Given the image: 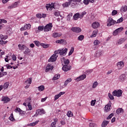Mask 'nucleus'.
<instances>
[{
    "instance_id": "obj_1",
    "label": "nucleus",
    "mask_w": 127,
    "mask_h": 127,
    "mask_svg": "<svg viewBox=\"0 0 127 127\" xmlns=\"http://www.w3.org/2000/svg\"><path fill=\"white\" fill-rule=\"evenodd\" d=\"M68 51V49L67 48H63L62 49H59L57 51H55V54H60V55H66L67 54V52Z\"/></svg>"
},
{
    "instance_id": "obj_2",
    "label": "nucleus",
    "mask_w": 127,
    "mask_h": 127,
    "mask_svg": "<svg viewBox=\"0 0 127 127\" xmlns=\"http://www.w3.org/2000/svg\"><path fill=\"white\" fill-rule=\"evenodd\" d=\"M53 27L52 23H49L47 24L45 27H44V32H48V31H51V29Z\"/></svg>"
},
{
    "instance_id": "obj_3",
    "label": "nucleus",
    "mask_w": 127,
    "mask_h": 127,
    "mask_svg": "<svg viewBox=\"0 0 127 127\" xmlns=\"http://www.w3.org/2000/svg\"><path fill=\"white\" fill-rule=\"evenodd\" d=\"M113 96H116V97H122V95H123V91L122 90H114L113 92Z\"/></svg>"
},
{
    "instance_id": "obj_4",
    "label": "nucleus",
    "mask_w": 127,
    "mask_h": 127,
    "mask_svg": "<svg viewBox=\"0 0 127 127\" xmlns=\"http://www.w3.org/2000/svg\"><path fill=\"white\" fill-rule=\"evenodd\" d=\"M107 26H111V25H114V24H115L117 21L113 19V18L109 17L107 20Z\"/></svg>"
},
{
    "instance_id": "obj_5",
    "label": "nucleus",
    "mask_w": 127,
    "mask_h": 127,
    "mask_svg": "<svg viewBox=\"0 0 127 127\" xmlns=\"http://www.w3.org/2000/svg\"><path fill=\"white\" fill-rule=\"evenodd\" d=\"M45 110L43 109H39L36 110V114H35V117H37V116H42V115H45Z\"/></svg>"
},
{
    "instance_id": "obj_6",
    "label": "nucleus",
    "mask_w": 127,
    "mask_h": 127,
    "mask_svg": "<svg viewBox=\"0 0 127 127\" xmlns=\"http://www.w3.org/2000/svg\"><path fill=\"white\" fill-rule=\"evenodd\" d=\"M56 54H53L49 59L48 62H55V61H56L57 60V58L58 57V56L56 55Z\"/></svg>"
},
{
    "instance_id": "obj_7",
    "label": "nucleus",
    "mask_w": 127,
    "mask_h": 127,
    "mask_svg": "<svg viewBox=\"0 0 127 127\" xmlns=\"http://www.w3.org/2000/svg\"><path fill=\"white\" fill-rule=\"evenodd\" d=\"M116 65L118 70H121V69H123V68H124V66H125V63H124V61L119 62L117 63Z\"/></svg>"
},
{
    "instance_id": "obj_8",
    "label": "nucleus",
    "mask_w": 127,
    "mask_h": 127,
    "mask_svg": "<svg viewBox=\"0 0 127 127\" xmlns=\"http://www.w3.org/2000/svg\"><path fill=\"white\" fill-rule=\"evenodd\" d=\"M18 6V1H16L14 3L10 5L7 7L8 9H12V8H15Z\"/></svg>"
},
{
    "instance_id": "obj_9",
    "label": "nucleus",
    "mask_w": 127,
    "mask_h": 127,
    "mask_svg": "<svg viewBox=\"0 0 127 127\" xmlns=\"http://www.w3.org/2000/svg\"><path fill=\"white\" fill-rule=\"evenodd\" d=\"M86 77L87 76H86V74H82L79 77H77L75 80L76 82H79V81H82V80H84V79H86Z\"/></svg>"
},
{
    "instance_id": "obj_10",
    "label": "nucleus",
    "mask_w": 127,
    "mask_h": 127,
    "mask_svg": "<svg viewBox=\"0 0 127 127\" xmlns=\"http://www.w3.org/2000/svg\"><path fill=\"white\" fill-rule=\"evenodd\" d=\"M53 65L51 64H47V67L45 69V72H49V71H52L53 70Z\"/></svg>"
},
{
    "instance_id": "obj_11",
    "label": "nucleus",
    "mask_w": 127,
    "mask_h": 127,
    "mask_svg": "<svg viewBox=\"0 0 127 127\" xmlns=\"http://www.w3.org/2000/svg\"><path fill=\"white\" fill-rule=\"evenodd\" d=\"M62 70L64 72H68V71L71 70V65H64L62 67Z\"/></svg>"
},
{
    "instance_id": "obj_12",
    "label": "nucleus",
    "mask_w": 127,
    "mask_h": 127,
    "mask_svg": "<svg viewBox=\"0 0 127 127\" xmlns=\"http://www.w3.org/2000/svg\"><path fill=\"white\" fill-rule=\"evenodd\" d=\"M57 123H58V119H54V122L51 125V127H60V126H57Z\"/></svg>"
},
{
    "instance_id": "obj_13",
    "label": "nucleus",
    "mask_w": 127,
    "mask_h": 127,
    "mask_svg": "<svg viewBox=\"0 0 127 127\" xmlns=\"http://www.w3.org/2000/svg\"><path fill=\"white\" fill-rule=\"evenodd\" d=\"M72 31L73 32H76V33H79L82 31V29L80 27H72L71 28Z\"/></svg>"
},
{
    "instance_id": "obj_14",
    "label": "nucleus",
    "mask_w": 127,
    "mask_h": 127,
    "mask_svg": "<svg viewBox=\"0 0 127 127\" xmlns=\"http://www.w3.org/2000/svg\"><path fill=\"white\" fill-rule=\"evenodd\" d=\"M91 26L92 28H94V29L98 28V27H100V23L98 22H94L92 24Z\"/></svg>"
},
{
    "instance_id": "obj_15",
    "label": "nucleus",
    "mask_w": 127,
    "mask_h": 127,
    "mask_svg": "<svg viewBox=\"0 0 127 127\" xmlns=\"http://www.w3.org/2000/svg\"><path fill=\"white\" fill-rule=\"evenodd\" d=\"M10 101V99L6 96H3L1 98V101L4 102L5 104H6V103H8Z\"/></svg>"
},
{
    "instance_id": "obj_16",
    "label": "nucleus",
    "mask_w": 127,
    "mask_h": 127,
    "mask_svg": "<svg viewBox=\"0 0 127 127\" xmlns=\"http://www.w3.org/2000/svg\"><path fill=\"white\" fill-rule=\"evenodd\" d=\"M60 36H62V33H61L55 32L53 33V37H54V38L60 37Z\"/></svg>"
},
{
    "instance_id": "obj_17",
    "label": "nucleus",
    "mask_w": 127,
    "mask_h": 127,
    "mask_svg": "<svg viewBox=\"0 0 127 127\" xmlns=\"http://www.w3.org/2000/svg\"><path fill=\"white\" fill-rule=\"evenodd\" d=\"M31 52V50L28 48H27L25 51L23 52L24 54L25 55H30V53Z\"/></svg>"
},
{
    "instance_id": "obj_18",
    "label": "nucleus",
    "mask_w": 127,
    "mask_h": 127,
    "mask_svg": "<svg viewBox=\"0 0 127 127\" xmlns=\"http://www.w3.org/2000/svg\"><path fill=\"white\" fill-rule=\"evenodd\" d=\"M126 80V75L122 74L119 77V81L120 82H124Z\"/></svg>"
},
{
    "instance_id": "obj_19",
    "label": "nucleus",
    "mask_w": 127,
    "mask_h": 127,
    "mask_svg": "<svg viewBox=\"0 0 127 127\" xmlns=\"http://www.w3.org/2000/svg\"><path fill=\"white\" fill-rule=\"evenodd\" d=\"M110 110H111V103H108L105 107V111H106V112H109Z\"/></svg>"
},
{
    "instance_id": "obj_20",
    "label": "nucleus",
    "mask_w": 127,
    "mask_h": 127,
    "mask_svg": "<svg viewBox=\"0 0 127 127\" xmlns=\"http://www.w3.org/2000/svg\"><path fill=\"white\" fill-rule=\"evenodd\" d=\"M18 47L19 50L23 51L24 49H25V48H26V46H25V45L19 44L18 45Z\"/></svg>"
},
{
    "instance_id": "obj_21",
    "label": "nucleus",
    "mask_w": 127,
    "mask_h": 127,
    "mask_svg": "<svg viewBox=\"0 0 127 127\" xmlns=\"http://www.w3.org/2000/svg\"><path fill=\"white\" fill-rule=\"evenodd\" d=\"M31 83H32V78L31 77L28 78L24 81V84H29V85H30Z\"/></svg>"
},
{
    "instance_id": "obj_22",
    "label": "nucleus",
    "mask_w": 127,
    "mask_h": 127,
    "mask_svg": "<svg viewBox=\"0 0 127 127\" xmlns=\"http://www.w3.org/2000/svg\"><path fill=\"white\" fill-rule=\"evenodd\" d=\"M8 38V36L0 34V39H1V40H5Z\"/></svg>"
},
{
    "instance_id": "obj_23",
    "label": "nucleus",
    "mask_w": 127,
    "mask_h": 127,
    "mask_svg": "<svg viewBox=\"0 0 127 127\" xmlns=\"http://www.w3.org/2000/svg\"><path fill=\"white\" fill-rule=\"evenodd\" d=\"M78 4H79V3H78L76 1H73V2H71V6L73 8H75V7L78 6Z\"/></svg>"
},
{
    "instance_id": "obj_24",
    "label": "nucleus",
    "mask_w": 127,
    "mask_h": 127,
    "mask_svg": "<svg viewBox=\"0 0 127 127\" xmlns=\"http://www.w3.org/2000/svg\"><path fill=\"white\" fill-rule=\"evenodd\" d=\"M127 5H124L122 6L120 11H121V12H126V11H127Z\"/></svg>"
},
{
    "instance_id": "obj_25",
    "label": "nucleus",
    "mask_w": 127,
    "mask_h": 127,
    "mask_svg": "<svg viewBox=\"0 0 127 127\" xmlns=\"http://www.w3.org/2000/svg\"><path fill=\"white\" fill-rule=\"evenodd\" d=\"M78 18H80V13H76L73 15L74 20H77Z\"/></svg>"
},
{
    "instance_id": "obj_26",
    "label": "nucleus",
    "mask_w": 127,
    "mask_h": 127,
    "mask_svg": "<svg viewBox=\"0 0 127 127\" xmlns=\"http://www.w3.org/2000/svg\"><path fill=\"white\" fill-rule=\"evenodd\" d=\"M71 82H72V78H67L64 82V86L66 87V86H67V85H68V84Z\"/></svg>"
},
{
    "instance_id": "obj_27",
    "label": "nucleus",
    "mask_w": 127,
    "mask_h": 127,
    "mask_svg": "<svg viewBox=\"0 0 127 127\" xmlns=\"http://www.w3.org/2000/svg\"><path fill=\"white\" fill-rule=\"evenodd\" d=\"M109 124V121H104L103 122L102 124V127H106L107 126H108V124Z\"/></svg>"
},
{
    "instance_id": "obj_28",
    "label": "nucleus",
    "mask_w": 127,
    "mask_h": 127,
    "mask_svg": "<svg viewBox=\"0 0 127 127\" xmlns=\"http://www.w3.org/2000/svg\"><path fill=\"white\" fill-rule=\"evenodd\" d=\"M38 89L40 92H43L44 90H45V87L44 85H41L38 87Z\"/></svg>"
},
{
    "instance_id": "obj_29",
    "label": "nucleus",
    "mask_w": 127,
    "mask_h": 127,
    "mask_svg": "<svg viewBox=\"0 0 127 127\" xmlns=\"http://www.w3.org/2000/svg\"><path fill=\"white\" fill-rule=\"evenodd\" d=\"M125 41H126V39L125 38H121L119 40V41H118V44L121 45V44H123V43H124V42H125Z\"/></svg>"
},
{
    "instance_id": "obj_30",
    "label": "nucleus",
    "mask_w": 127,
    "mask_h": 127,
    "mask_svg": "<svg viewBox=\"0 0 127 127\" xmlns=\"http://www.w3.org/2000/svg\"><path fill=\"white\" fill-rule=\"evenodd\" d=\"M121 113H124V110H123V108H119L116 111V113L118 115H119V114H121Z\"/></svg>"
},
{
    "instance_id": "obj_31",
    "label": "nucleus",
    "mask_w": 127,
    "mask_h": 127,
    "mask_svg": "<svg viewBox=\"0 0 127 127\" xmlns=\"http://www.w3.org/2000/svg\"><path fill=\"white\" fill-rule=\"evenodd\" d=\"M70 4H71V3H70L69 2H65V3L63 4V6L64 7H68V6L70 5Z\"/></svg>"
},
{
    "instance_id": "obj_32",
    "label": "nucleus",
    "mask_w": 127,
    "mask_h": 127,
    "mask_svg": "<svg viewBox=\"0 0 127 127\" xmlns=\"http://www.w3.org/2000/svg\"><path fill=\"white\" fill-rule=\"evenodd\" d=\"M97 33H98V30H94L93 32V33H92V35L91 36V37H92V38L96 37V35H97Z\"/></svg>"
},
{
    "instance_id": "obj_33",
    "label": "nucleus",
    "mask_w": 127,
    "mask_h": 127,
    "mask_svg": "<svg viewBox=\"0 0 127 127\" xmlns=\"http://www.w3.org/2000/svg\"><path fill=\"white\" fill-rule=\"evenodd\" d=\"M84 38H85L84 35H81L78 36V37L77 38V40H79V41H82V40H84Z\"/></svg>"
},
{
    "instance_id": "obj_34",
    "label": "nucleus",
    "mask_w": 127,
    "mask_h": 127,
    "mask_svg": "<svg viewBox=\"0 0 127 127\" xmlns=\"http://www.w3.org/2000/svg\"><path fill=\"white\" fill-rule=\"evenodd\" d=\"M87 14V12L86 11L82 12L80 14H79V18L82 19L84 17V16Z\"/></svg>"
},
{
    "instance_id": "obj_35",
    "label": "nucleus",
    "mask_w": 127,
    "mask_h": 127,
    "mask_svg": "<svg viewBox=\"0 0 127 127\" xmlns=\"http://www.w3.org/2000/svg\"><path fill=\"white\" fill-rule=\"evenodd\" d=\"M59 78H60V74H56L53 78V80H58V79H59Z\"/></svg>"
},
{
    "instance_id": "obj_36",
    "label": "nucleus",
    "mask_w": 127,
    "mask_h": 127,
    "mask_svg": "<svg viewBox=\"0 0 127 127\" xmlns=\"http://www.w3.org/2000/svg\"><path fill=\"white\" fill-rule=\"evenodd\" d=\"M101 42L99 40H96L94 41L93 44L95 46H97V45H99Z\"/></svg>"
},
{
    "instance_id": "obj_37",
    "label": "nucleus",
    "mask_w": 127,
    "mask_h": 127,
    "mask_svg": "<svg viewBox=\"0 0 127 127\" xmlns=\"http://www.w3.org/2000/svg\"><path fill=\"white\" fill-rule=\"evenodd\" d=\"M9 86V83H8V82H5L3 85L2 86H3V88L4 89H7V88H8V86Z\"/></svg>"
},
{
    "instance_id": "obj_38",
    "label": "nucleus",
    "mask_w": 127,
    "mask_h": 127,
    "mask_svg": "<svg viewBox=\"0 0 127 127\" xmlns=\"http://www.w3.org/2000/svg\"><path fill=\"white\" fill-rule=\"evenodd\" d=\"M67 116L69 118L73 117V112H71V111H68L67 113Z\"/></svg>"
},
{
    "instance_id": "obj_39",
    "label": "nucleus",
    "mask_w": 127,
    "mask_h": 127,
    "mask_svg": "<svg viewBox=\"0 0 127 127\" xmlns=\"http://www.w3.org/2000/svg\"><path fill=\"white\" fill-rule=\"evenodd\" d=\"M20 115L22 116V117H24V116H26V112L23 111L22 110H21L19 112Z\"/></svg>"
},
{
    "instance_id": "obj_40",
    "label": "nucleus",
    "mask_w": 127,
    "mask_h": 127,
    "mask_svg": "<svg viewBox=\"0 0 127 127\" xmlns=\"http://www.w3.org/2000/svg\"><path fill=\"white\" fill-rule=\"evenodd\" d=\"M38 30H39V31H44V26H39L38 27Z\"/></svg>"
},
{
    "instance_id": "obj_41",
    "label": "nucleus",
    "mask_w": 127,
    "mask_h": 127,
    "mask_svg": "<svg viewBox=\"0 0 127 127\" xmlns=\"http://www.w3.org/2000/svg\"><path fill=\"white\" fill-rule=\"evenodd\" d=\"M38 123H39V121H37L34 123L30 124V126L31 127H34V126H36V125H37V124H38Z\"/></svg>"
},
{
    "instance_id": "obj_42",
    "label": "nucleus",
    "mask_w": 127,
    "mask_h": 127,
    "mask_svg": "<svg viewBox=\"0 0 127 127\" xmlns=\"http://www.w3.org/2000/svg\"><path fill=\"white\" fill-rule=\"evenodd\" d=\"M73 52H74V47H72L70 49V51H69V52L68 53V56L72 55V54H73Z\"/></svg>"
},
{
    "instance_id": "obj_43",
    "label": "nucleus",
    "mask_w": 127,
    "mask_h": 127,
    "mask_svg": "<svg viewBox=\"0 0 127 127\" xmlns=\"http://www.w3.org/2000/svg\"><path fill=\"white\" fill-rule=\"evenodd\" d=\"M34 43L35 44V45H36V46H37L38 47L40 46V42L38 41H34Z\"/></svg>"
},
{
    "instance_id": "obj_44",
    "label": "nucleus",
    "mask_w": 127,
    "mask_h": 127,
    "mask_svg": "<svg viewBox=\"0 0 127 127\" xmlns=\"http://www.w3.org/2000/svg\"><path fill=\"white\" fill-rule=\"evenodd\" d=\"M64 65H69V63H70V61L69 60H64Z\"/></svg>"
},
{
    "instance_id": "obj_45",
    "label": "nucleus",
    "mask_w": 127,
    "mask_h": 127,
    "mask_svg": "<svg viewBox=\"0 0 127 127\" xmlns=\"http://www.w3.org/2000/svg\"><path fill=\"white\" fill-rule=\"evenodd\" d=\"M98 85V82L95 81L93 83V85H92V88L93 89H95Z\"/></svg>"
},
{
    "instance_id": "obj_46",
    "label": "nucleus",
    "mask_w": 127,
    "mask_h": 127,
    "mask_svg": "<svg viewBox=\"0 0 127 127\" xmlns=\"http://www.w3.org/2000/svg\"><path fill=\"white\" fill-rule=\"evenodd\" d=\"M124 21V18L121 17L120 19H119L117 20V22H116V23H121V22H123Z\"/></svg>"
},
{
    "instance_id": "obj_47",
    "label": "nucleus",
    "mask_w": 127,
    "mask_h": 127,
    "mask_svg": "<svg viewBox=\"0 0 127 127\" xmlns=\"http://www.w3.org/2000/svg\"><path fill=\"white\" fill-rule=\"evenodd\" d=\"M41 46H42L43 48H48V45L46 44L42 43L40 44Z\"/></svg>"
},
{
    "instance_id": "obj_48",
    "label": "nucleus",
    "mask_w": 127,
    "mask_h": 127,
    "mask_svg": "<svg viewBox=\"0 0 127 127\" xmlns=\"http://www.w3.org/2000/svg\"><path fill=\"white\" fill-rule=\"evenodd\" d=\"M54 15H55V16H60V12L59 11H55L54 12Z\"/></svg>"
},
{
    "instance_id": "obj_49",
    "label": "nucleus",
    "mask_w": 127,
    "mask_h": 127,
    "mask_svg": "<svg viewBox=\"0 0 127 127\" xmlns=\"http://www.w3.org/2000/svg\"><path fill=\"white\" fill-rule=\"evenodd\" d=\"M9 119L11 122H13L14 121V118H13V115L12 114H11L10 117H9Z\"/></svg>"
},
{
    "instance_id": "obj_50",
    "label": "nucleus",
    "mask_w": 127,
    "mask_h": 127,
    "mask_svg": "<svg viewBox=\"0 0 127 127\" xmlns=\"http://www.w3.org/2000/svg\"><path fill=\"white\" fill-rule=\"evenodd\" d=\"M83 3H84L85 5H88V4L90 3V1H89V0H84Z\"/></svg>"
},
{
    "instance_id": "obj_51",
    "label": "nucleus",
    "mask_w": 127,
    "mask_h": 127,
    "mask_svg": "<svg viewBox=\"0 0 127 127\" xmlns=\"http://www.w3.org/2000/svg\"><path fill=\"white\" fill-rule=\"evenodd\" d=\"M117 30L118 33H120V32H122L123 30H124V28L123 27H120L116 29Z\"/></svg>"
},
{
    "instance_id": "obj_52",
    "label": "nucleus",
    "mask_w": 127,
    "mask_h": 127,
    "mask_svg": "<svg viewBox=\"0 0 127 127\" xmlns=\"http://www.w3.org/2000/svg\"><path fill=\"white\" fill-rule=\"evenodd\" d=\"M114 117V113H111L107 118V120H111Z\"/></svg>"
},
{
    "instance_id": "obj_53",
    "label": "nucleus",
    "mask_w": 127,
    "mask_h": 127,
    "mask_svg": "<svg viewBox=\"0 0 127 127\" xmlns=\"http://www.w3.org/2000/svg\"><path fill=\"white\" fill-rule=\"evenodd\" d=\"M56 43H60V44H61V43H63V42H64V39H61V40H57L56 41Z\"/></svg>"
},
{
    "instance_id": "obj_54",
    "label": "nucleus",
    "mask_w": 127,
    "mask_h": 127,
    "mask_svg": "<svg viewBox=\"0 0 127 127\" xmlns=\"http://www.w3.org/2000/svg\"><path fill=\"white\" fill-rule=\"evenodd\" d=\"M108 96L109 97L110 100H114V99H115V98L114 97V96L112 95V94L111 93L108 94Z\"/></svg>"
},
{
    "instance_id": "obj_55",
    "label": "nucleus",
    "mask_w": 127,
    "mask_h": 127,
    "mask_svg": "<svg viewBox=\"0 0 127 127\" xmlns=\"http://www.w3.org/2000/svg\"><path fill=\"white\" fill-rule=\"evenodd\" d=\"M60 97L61 96H60L59 94H58L57 95H56L55 96V99H54V100L56 101L57 100H58V99H59V98H60Z\"/></svg>"
},
{
    "instance_id": "obj_56",
    "label": "nucleus",
    "mask_w": 127,
    "mask_h": 127,
    "mask_svg": "<svg viewBox=\"0 0 127 127\" xmlns=\"http://www.w3.org/2000/svg\"><path fill=\"white\" fill-rule=\"evenodd\" d=\"M102 52H97L96 53V56L97 57H100V56H101L102 55Z\"/></svg>"
},
{
    "instance_id": "obj_57",
    "label": "nucleus",
    "mask_w": 127,
    "mask_h": 127,
    "mask_svg": "<svg viewBox=\"0 0 127 127\" xmlns=\"http://www.w3.org/2000/svg\"><path fill=\"white\" fill-rule=\"evenodd\" d=\"M26 24H25L24 27H22L20 28L21 31H23V30H26Z\"/></svg>"
},
{
    "instance_id": "obj_58",
    "label": "nucleus",
    "mask_w": 127,
    "mask_h": 127,
    "mask_svg": "<svg viewBox=\"0 0 127 127\" xmlns=\"http://www.w3.org/2000/svg\"><path fill=\"white\" fill-rule=\"evenodd\" d=\"M27 106L28 108H29V110H30V111H31V110H32V106H31L30 103H28Z\"/></svg>"
},
{
    "instance_id": "obj_59",
    "label": "nucleus",
    "mask_w": 127,
    "mask_h": 127,
    "mask_svg": "<svg viewBox=\"0 0 127 127\" xmlns=\"http://www.w3.org/2000/svg\"><path fill=\"white\" fill-rule=\"evenodd\" d=\"M0 74L2 75L1 77H3V76H5L7 74V73L6 72H1L0 71Z\"/></svg>"
},
{
    "instance_id": "obj_60",
    "label": "nucleus",
    "mask_w": 127,
    "mask_h": 127,
    "mask_svg": "<svg viewBox=\"0 0 127 127\" xmlns=\"http://www.w3.org/2000/svg\"><path fill=\"white\" fill-rule=\"evenodd\" d=\"M26 29H30L31 28V25L30 24H26Z\"/></svg>"
},
{
    "instance_id": "obj_61",
    "label": "nucleus",
    "mask_w": 127,
    "mask_h": 127,
    "mask_svg": "<svg viewBox=\"0 0 127 127\" xmlns=\"http://www.w3.org/2000/svg\"><path fill=\"white\" fill-rule=\"evenodd\" d=\"M118 13V11L114 10L112 11V15H116V14H117Z\"/></svg>"
},
{
    "instance_id": "obj_62",
    "label": "nucleus",
    "mask_w": 127,
    "mask_h": 127,
    "mask_svg": "<svg viewBox=\"0 0 127 127\" xmlns=\"http://www.w3.org/2000/svg\"><path fill=\"white\" fill-rule=\"evenodd\" d=\"M95 104H96V100H92L91 102V106H95Z\"/></svg>"
},
{
    "instance_id": "obj_63",
    "label": "nucleus",
    "mask_w": 127,
    "mask_h": 127,
    "mask_svg": "<svg viewBox=\"0 0 127 127\" xmlns=\"http://www.w3.org/2000/svg\"><path fill=\"white\" fill-rule=\"evenodd\" d=\"M21 111H22L21 109L18 107H16V109H15V112H18V113H20Z\"/></svg>"
},
{
    "instance_id": "obj_64",
    "label": "nucleus",
    "mask_w": 127,
    "mask_h": 127,
    "mask_svg": "<svg viewBox=\"0 0 127 127\" xmlns=\"http://www.w3.org/2000/svg\"><path fill=\"white\" fill-rule=\"evenodd\" d=\"M36 17L38 18H42V15L41 13H39V14H36Z\"/></svg>"
}]
</instances>
